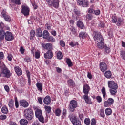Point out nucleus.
Here are the masks:
<instances>
[{
	"instance_id": "f257e3e1",
	"label": "nucleus",
	"mask_w": 125,
	"mask_h": 125,
	"mask_svg": "<svg viewBox=\"0 0 125 125\" xmlns=\"http://www.w3.org/2000/svg\"><path fill=\"white\" fill-rule=\"evenodd\" d=\"M108 87L110 88L109 92L111 95L113 96L117 94V90L118 89V84H116L115 81H109L108 82Z\"/></svg>"
},
{
	"instance_id": "f03ea898",
	"label": "nucleus",
	"mask_w": 125,
	"mask_h": 125,
	"mask_svg": "<svg viewBox=\"0 0 125 125\" xmlns=\"http://www.w3.org/2000/svg\"><path fill=\"white\" fill-rule=\"evenodd\" d=\"M24 113L25 117L28 121H31L34 118V111H33V109L31 108L24 110Z\"/></svg>"
},
{
	"instance_id": "7ed1b4c3",
	"label": "nucleus",
	"mask_w": 125,
	"mask_h": 125,
	"mask_svg": "<svg viewBox=\"0 0 125 125\" xmlns=\"http://www.w3.org/2000/svg\"><path fill=\"white\" fill-rule=\"evenodd\" d=\"M93 38L96 42H103L104 39L101 33L98 31H94L93 33Z\"/></svg>"
},
{
	"instance_id": "20e7f679",
	"label": "nucleus",
	"mask_w": 125,
	"mask_h": 125,
	"mask_svg": "<svg viewBox=\"0 0 125 125\" xmlns=\"http://www.w3.org/2000/svg\"><path fill=\"white\" fill-rule=\"evenodd\" d=\"M123 19L121 18H118L116 16H112L111 17V21L113 24H116L117 26H120L123 25Z\"/></svg>"
},
{
	"instance_id": "39448f33",
	"label": "nucleus",
	"mask_w": 125,
	"mask_h": 125,
	"mask_svg": "<svg viewBox=\"0 0 125 125\" xmlns=\"http://www.w3.org/2000/svg\"><path fill=\"white\" fill-rule=\"evenodd\" d=\"M68 118L73 125H82V122L79 120H77V117L72 114L69 115Z\"/></svg>"
},
{
	"instance_id": "423d86ee",
	"label": "nucleus",
	"mask_w": 125,
	"mask_h": 125,
	"mask_svg": "<svg viewBox=\"0 0 125 125\" xmlns=\"http://www.w3.org/2000/svg\"><path fill=\"white\" fill-rule=\"evenodd\" d=\"M50 6H53L55 8L59 7V0H45Z\"/></svg>"
},
{
	"instance_id": "0eeeda50",
	"label": "nucleus",
	"mask_w": 125,
	"mask_h": 125,
	"mask_svg": "<svg viewBox=\"0 0 125 125\" xmlns=\"http://www.w3.org/2000/svg\"><path fill=\"white\" fill-rule=\"evenodd\" d=\"M78 107V103L74 100L70 102L69 105V110L70 112H75V109Z\"/></svg>"
},
{
	"instance_id": "6e6552de",
	"label": "nucleus",
	"mask_w": 125,
	"mask_h": 125,
	"mask_svg": "<svg viewBox=\"0 0 125 125\" xmlns=\"http://www.w3.org/2000/svg\"><path fill=\"white\" fill-rule=\"evenodd\" d=\"M41 46L42 49H43V50H46L47 51H48V50H53L52 44L50 43H42Z\"/></svg>"
},
{
	"instance_id": "1a4fd4ad",
	"label": "nucleus",
	"mask_w": 125,
	"mask_h": 125,
	"mask_svg": "<svg viewBox=\"0 0 125 125\" xmlns=\"http://www.w3.org/2000/svg\"><path fill=\"white\" fill-rule=\"evenodd\" d=\"M1 16L4 18L6 22H11V17L3 10L1 12Z\"/></svg>"
},
{
	"instance_id": "9d476101",
	"label": "nucleus",
	"mask_w": 125,
	"mask_h": 125,
	"mask_svg": "<svg viewBox=\"0 0 125 125\" xmlns=\"http://www.w3.org/2000/svg\"><path fill=\"white\" fill-rule=\"evenodd\" d=\"M5 40L7 41V42L13 41V40H14V36H13V34H12V33L9 31L6 32L5 34Z\"/></svg>"
},
{
	"instance_id": "9b49d317",
	"label": "nucleus",
	"mask_w": 125,
	"mask_h": 125,
	"mask_svg": "<svg viewBox=\"0 0 125 125\" xmlns=\"http://www.w3.org/2000/svg\"><path fill=\"white\" fill-rule=\"evenodd\" d=\"M21 13L24 16H27L30 14V8L27 6L22 5L21 7Z\"/></svg>"
},
{
	"instance_id": "f8f14e48",
	"label": "nucleus",
	"mask_w": 125,
	"mask_h": 125,
	"mask_svg": "<svg viewBox=\"0 0 125 125\" xmlns=\"http://www.w3.org/2000/svg\"><path fill=\"white\" fill-rule=\"evenodd\" d=\"M77 4L83 7H87L88 6V1L87 0H78Z\"/></svg>"
},
{
	"instance_id": "ddd939ff",
	"label": "nucleus",
	"mask_w": 125,
	"mask_h": 125,
	"mask_svg": "<svg viewBox=\"0 0 125 125\" xmlns=\"http://www.w3.org/2000/svg\"><path fill=\"white\" fill-rule=\"evenodd\" d=\"M44 57L45 59H52L53 57V52L52 50H48L44 54Z\"/></svg>"
},
{
	"instance_id": "4468645a",
	"label": "nucleus",
	"mask_w": 125,
	"mask_h": 125,
	"mask_svg": "<svg viewBox=\"0 0 125 125\" xmlns=\"http://www.w3.org/2000/svg\"><path fill=\"white\" fill-rule=\"evenodd\" d=\"M2 73L4 77V78H10L11 76V73L10 71L7 69V68H5L2 70Z\"/></svg>"
},
{
	"instance_id": "2eb2a0df",
	"label": "nucleus",
	"mask_w": 125,
	"mask_h": 125,
	"mask_svg": "<svg viewBox=\"0 0 125 125\" xmlns=\"http://www.w3.org/2000/svg\"><path fill=\"white\" fill-rule=\"evenodd\" d=\"M113 104H114V99L109 98L107 101L104 102V106L109 107V105H113Z\"/></svg>"
},
{
	"instance_id": "dca6fc26",
	"label": "nucleus",
	"mask_w": 125,
	"mask_h": 125,
	"mask_svg": "<svg viewBox=\"0 0 125 125\" xmlns=\"http://www.w3.org/2000/svg\"><path fill=\"white\" fill-rule=\"evenodd\" d=\"M90 90V87L87 84H85L83 88V92L84 95H88L89 93V91Z\"/></svg>"
},
{
	"instance_id": "f3484780",
	"label": "nucleus",
	"mask_w": 125,
	"mask_h": 125,
	"mask_svg": "<svg viewBox=\"0 0 125 125\" xmlns=\"http://www.w3.org/2000/svg\"><path fill=\"white\" fill-rule=\"evenodd\" d=\"M20 105L23 108H27V107H29V103L25 100H21L20 102Z\"/></svg>"
},
{
	"instance_id": "a211bd4d",
	"label": "nucleus",
	"mask_w": 125,
	"mask_h": 125,
	"mask_svg": "<svg viewBox=\"0 0 125 125\" xmlns=\"http://www.w3.org/2000/svg\"><path fill=\"white\" fill-rule=\"evenodd\" d=\"M101 71L103 72L107 70V64L104 62H101L100 63Z\"/></svg>"
},
{
	"instance_id": "6ab92c4d",
	"label": "nucleus",
	"mask_w": 125,
	"mask_h": 125,
	"mask_svg": "<svg viewBox=\"0 0 125 125\" xmlns=\"http://www.w3.org/2000/svg\"><path fill=\"white\" fill-rule=\"evenodd\" d=\"M83 98L84 99L86 103L87 104H92V102H91V99L89 97H88V95H84L83 96Z\"/></svg>"
},
{
	"instance_id": "aec40b11",
	"label": "nucleus",
	"mask_w": 125,
	"mask_h": 125,
	"mask_svg": "<svg viewBox=\"0 0 125 125\" xmlns=\"http://www.w3.org/2000/svg\"><path fill=\"white\" fill-rule=\"evenodd\" d=\"M43 102L45 105H49V104L51 103V98L50 96H46L43 100Z\"/></svg>"
},
{
	"instance_id": "412c9836",
	"label": "nucleus",
	"mask_w": 125,
	"mask_h": 125,
	"mask_svg": "<svg viewBox=\"0 0 125 125\" xmlns=\"http://www.w3.org/2000/svg\"><path fill=\"white\" fill-rule=\"evenodd\" d=\"M5 38V32L3 29H1L0 30V42H2Z\"/></svg>"
},
{
	"instance_id": "4be33fe9",
	"label": "nucleus",
	"mask_w": 125,
	"mask_h": 125,
	"mask_svg": "<svg viewBox=\"0 0 125 125\" xmlns=\"http://www.w3.org/2000/svg\"><path fill=\"white\" fill-rule=\"evenodd\" d=\"M14 69L18 76H21V75H22V72L21 68H19V67H16L14 68Z\"/></svg>"
},
{
	"instance_id": "5701e85b",
	"label": "nucleus",
	"mask_w": 125,
	"mask_h": 125,
	"mask_svg": "<svg viewBox=\"0 0 125 125\" xmlns=\"http://www.w3.org/2000/svg\"><path fill=\"white\" fill-rule=\"evenodd\" d=\"M42 83L37 82L36 83V87L38 90H39L40 92H42Z\"/></svg>"
},
{
	"instance_id": "b1692460",
	"label": "nucleus",
	"mask_w": 125,
	"mask_h": 125,
	"mask_svg": "<svg viewBox=\"0 0 125 125\" xmlns=\"http://www.w3.org/2000/svg\"><path fill=\"white\" fill-rule=\"evenodd\" d=\"M77 26L78 28H80V29H83V28H84V24H83V23L81 21H77Z\"/></svg>"
},
{
	"instance_id": "393cba45",
	"label": "nucleus",
	"mask_w": 125,
	"mask_h": 125,
	"mask_svg": "<svg viewBox=\"0 0 125 125\" xmlns=\"http://www.w3.org/2000/svg\"><path fill=\"white\" fill-rule=\"evenodd\" d=\"M35 116H36V118L41 117V116H42V110L37 109L35 111Z\"/></svg>"
},
{
	"instance_id": "a878e982",
	"label": "nucleus",
	"mask_w": 125,
	"mask_h": 125,
	"mask_svg": "<svg viewBox=\"0 0 125 125\" xmlns=\"http://www.w3.org/2000/svg\"><path fill=\"white\" fill-rule=\"evenodd\" d=\"M104 76L107 79H111L112 78V73L110 70L107 71L105 72Z\"/></svg>"
},
{
	"instance_id": "bb28decb",
	"label": "nucleus",
	"mask_w": 125,
	"mask_h": 125,
	"mask_svg": "<svg viewBox=\"0 0 125 125\" xmlns=\"http://www.w3.org/2000/svg\"><path fill=\"white\" fill-rule=\"evenodd\" d=\"M45 111H46V115H47L48 114H50L51 113V107L48 106V105H45L44 106Z\"/></svg>"
},
{
	"instance_id": "cd10ccee",
	"label": "nucleus",
	"mask_w": 125,
	"mask_h": 125,
	"mask_svg": "<svg viewBox=\"0 0 125 125\" xmlns=\"http://www.w3.org/2000/svg\"><path fill=\"white\" fill-rule=\"evenodd\" d=\"M50 34H49V32H48V31L47 30H44L43 31V38L45 39H47L48 37H49Z\"/></svg>"
},
{
	"instance_id": "c85d7f7f",
	"label": "nucleus",
	"mask_w": 125,
	"mask_h": 125,
	"mask_svg": "<svg viewBox=\"0 0 125 125\" xmlns=\"http://www.w3.org/2000/svg\"><path fill=\"white\" fill-rule=\"evenodd\" d=\"M20 124L21 125H28V120L25 119H21L20 121Z\"/></svg>"
},
{
	"instance_id": "c756f323",
	"label": "nucleus",
	"mask_w": 125,
	"mask_h": 125,
	"mask_svg": "<svg viewBox=\"0 0 125 125\" xmlns=\"http://www.w3.org/2000/svg\"><path fill=\"white\" fill-rule=\"evenodd\" d=\"M1 111L2 114H7L8 113V108L6 106H3Z\"/></svg>"
},
{
	"instance_id": "7c9ffc66",
	"label": "nucleus",
	"mask_w": 125,
	"mask_h": 125,
	"mask_svg": "<svg viewBox=\"0 0 125 125\" xmlns=\"http://www.w3.org/2000/svg\"><path fill=\"white\" fill-rule=\"evenodd\" d=\"M36 32H37L38 37H39V38H41V37H42V31L41 28L37 29Z\"/></svg>"
},
{
	"instance_id": "2f4dec72",
	"label": "nucleus",
	"mask_w": 125,
	"mask_h": 125,
	"mask_svg": "<svg viewBox=\"0 0 125 125\" xmlns=\"http://www.w3.org/2000/svg\"><path fill=\"white\" fill-rule=\"evenodd\" d=\"M70 31L72 33L74 36H77V30H76V28L74 26H71L69 28Z\"/></svg>"
},
{
	"instance_id": "473e14b6",
	"label": "nucleus",
	"mask_w": 125,
	"mask_h": 125,
	"mask_svg": "<svg viewBox=\"0 0 125 125\" xmlns=\"http://www.w3.org/2000/svg\"><path fill=\"white\" fill-rule=\"evenodd\" d=\"M105 112L106 116H110V115H112V109L110 108H106Z\"/></svg>"
},
{
	"instance_id": "72a5a7b5",
	"label": "nucleus",
	"mask_w": 125,
	"mask_h": 125,
	"mask_svg": "<svg viewBox=\"0 0 125 125\" xmlns=\"http://www.w3.org/2000/svg\"><path fill=\"white\" fill-rule=\"evenodd\" d=\"M101 92L103 94V97L104 99L106 98V88L103 87L101 89Z\"/></svg>"
},
{
	"instance_id": "f704fd0d",
	"label": "nucleus",
	"mask_w": 125,
	"mask_h": 125,
	"mask_svg": "<svg viewBox=\"0 0 125 125\" xmlns=\"http://www.w3.org/2000/svg\"><path fill=\"white\" fill-rule=\"evenodd\" d=\"M97 46L99 48H103L104 47V43L103 41H100L98 42Z\"/></svg>"
},
{
	"instance_id": "c9c22d12",
	"label": "nucleus",
	"mask_w": 125,
	"mask_h": 125,
	"mask_svg": "<svg viewBox=\"0 0 125 125\" xmlns=\"http://www.w3.org/2000/svg\"><path fill=\"white\" fill-rule=\"evenodd\" d=\"M73 12L75 15H77V16H80L81 15V11L80 10L75 8L73 10Z\"/></svg>"
},
{
	"instance_id": "e433bc0d",
	"label": "nucleus",
	"mask_w": 125,
	"mask_h": 125,
	"mask_svg": "<svg viewBox=\"0 0 125 125\" xmlns=\"http://www.w3.org/2000/svg\"><path fill=\"white\" fill-rule=\"evenodd\" d=\"M47 39L49 42H55V38L52 36H49Z\"/></svg>"
},
{
	"instance_id": "4c0bfd02",
	"label": "nucleus",
	"mask_w": 125,
	"mask_h": 125,
	"mask_svg": "<svg viewBox=\"0 0 125 125\" xmlns=\"http://www.w3.org/2000/svg\"><path fill=\"white\" fill-rule=\"evenodd\" d=\"M86 37V33L84 32H81L79 33V38L80 39H84Z\"/></svg>"
},
{
	"instance_id": "58836bf2",
	"label": "nucleus",
	"mask_w": 125,
	"mask_h": 125,
	"mask_svg": "<svg viewBox=\"0 0 125 125\" xmlns=\"http://www.w3.org/2000/svg\"><path fill=\"white\" fill-rule=\"evenodd\" d=\"M57 58L58 59H59L61 60V59H62L63 58V54H62V52L59 51L57 53Z\"/></svg>"
},
{
	"instance_id": "ea45409f",
	"label": "nucleus",
	"mask_w": 125,
	"mask_h": 125,
	"mask_svg": "<svg viewBox=\"0 0 125 125\" xmlns=\"http://www.w3.org/2000/svg\"><path fill=\"white\" fill-rule=\"evenodd\" d=\"M66 62L68 65V67H70L73 66V63H72V61H71V59L69 58H67L66 60Z\"/></svg>"
},
{
	"instance_id": "a19ab883",
	"label": "nucleus",
	"mask_w": 125,
	"mask_h": 125,
	"mask_svg": "<svg viewBox=\"0 0 125 125\" xmlns=\"http://www.w3.org/2000/svg\"><path fill=\"white\" fill-rule=\"evenodd\" d=\"M67 83L69 86H74L75 85V82L72 79L69 80L67 81Z\"/></svg>"
},
{
	"instance_id": "79ce46f5",
	"label": "nucleus",
	"mask_w": 125,
	"mask_h": 125,
	"mask_svg": "<svg viewBox=\"0 0 125 125\" xmlns=\"http://www.w3.org/2000/svg\"><path fill=\"white\" fill-rule=\"evenodd\" d=\"M55 115L57 117H60V115H61V110L59 108H57L55 110Z\"/></svg>"
},
{
	"instance_id": "37998d69",
	"label": "nucleus",
	"mask_w": 125,
	"mask_h": 125,
	"mask_svg": "<svg viewBox=\"0 0 125 125\" xmlns=\"http://www.w3.org/2000/svg\"><path fill=\"white\" fill-rule=\"evenodd\" d=\"M37 118L39 122H41V123H42V124H44V118L43 117V116L41 115V116H39Z\"/></svg>"
},
{
	"instance_id": "c03bdc74",
	"label": "nucleus",
	"mask_w": 125,
	"mask_h": 125,
	"mask_svg": "<svg viewBox=\"0 0 125 125\" xmlns=\"http://www.w3.org/2000/svg\"><path fill=\"white\" fill-rule=\"evenodd\" d=\"M8 106L10 108H13L14 106V103L13 102V100H12V99H11L8 103Z\"/></svg>"
},
{
	"instance_id": "a18cd8bd",
	"label": "nucleus",
	"mask_w": 125,
	"mask_h": 125,
	"mask_svg": "<svg viewBox=\"0 0 125 125\" xmlns=\"http://www.w3.org/2000/svg\"><path fill=\"white\" fill-rule=\"evenodd\" d=\"M104 50L105 53H107V54L110 53L111 51V49H110V48L109 47H107L106 45H105L104 47Z\"/></svg>"
},
{
	"instance_id": "49530a36",
	"label": "nucleus",
	"mask_w": 125,
	"mask_h": 125,
	"mask_svg": "<svg viewBox=\"0 0 125 125\" xmlns=\"http://www.w3.org/2000/svg\"><path fill=\"white\" fill-rule=\"evenodd\" d=\"M11 1L13 3H15V4H17V5H20L21 4L20 0H11Z\"/></svg>"
},
{
	"instance_id": "de8ad7c7",
	"label": "nucleus",
	"mask_w": 125,
	"mask_h": 125,
	"mask_svg": "<svg viewBox=\"0 0 125 125\" xmlns=\"http://www.w3.org/2000/svg\"><path fill=\"white\" fill-rule=\"evenodd\" d=\"M100 116L103 119H105V113H104V110L100 109Z\"/></svg>"
},
{
	"instance_id": "09e8293b",
	"label": "nucleus",
	"mask_w": 125,
	"mask_h": 125,
	"mask_svg": "<svg viewBox=\"0 0 125 125\" xmlns=\"http://www.w3.org/2000/svg\"><path fill=\"white\" fill-rule=\"evenodd\" d=\"M30 40H33V38H34L35 36H36L35 30H32L30 31Z\"/></svg>"
},
{
	"instance_id": "8fccbe9b",
	"label": "nucleus",
	"mask_w": 125,
	"mask_h": 125,
	"mask_svg": "<svg viewBox=\"0 0 125 125\" xmlns=\"http://www.w3.org/2000/svg\"><path fill=\"white\" fill-rule=\"evenodd\" d=\"M69 45H70V46H71L72 47H75V46L78 45V42H71Z\"/></svg>"
},
{
	"instance_id": "3c124183",
	"label": "nucleus",
	"mask_w": 125,
	"mask_h": 125,
	"mask_svg": "<svg viewBox=\"0 0 125 125\" xmlns=\"http://www.w3.org/2000/svg\"><path fill=\"white\" fill-rule=\"evenodd\" d=\"M84 123L86 125H90V119L89 118H86L84 121Z\"/></svg>"
},
{
	"instance_id": "603ef678",
	"label": "nucleus",
	"mask_w": 125,
	"mask_h": 125,
	"mask_svg": "<svg viewBox=\"0 0 125 125\" xmlns=\"http://www.w3.org/2000/svg\"><path fill=\"white\" fill-rule=\"evenodd\" d=\"M86 18L87 20H91L92 18H93V16L90 14H87L86 15Z\"/></svg>"
},
{
	"instance_id": "864d4df0",
	"label": "nucleus",
	"mask_w": 125,
	"mask_h": 125,
	"mask_svg": "<svg viewBox=\"0 0 125 125\" xmlns=\"http://www.w3.org/2000/svg\"><path fill=\"white\" fill-rule=\"evenodd\" d=\"M7 118V116L4 114H2L0 116V120L1 121H4V120H6Z\"/></svg>"
},
{
	"instance_id": "5fc2aeb1",
	"label": "nucleus",
	"mask_w": 125,
	"mask_h": 125,
	"mask_svg": "<svg viewBox=\"0 0 125 125\" xmlns=\"http://www.w3.org/2000/svg\"><path fill=\"white\" fill-rule=\"evenodd\" d=\"M120 56L122 57L124 60H125V51H121L120 52Z\"/></svg>"
},
{
	"instance_id": "6e6d98bb",
	"label": "nucleus",
	"mask_w": 125,
	"mask_h": 125,
	"mask_svg": "<svg viewBox=\"0 0 125 125\" xmlns=\"http://www.w3.org/2000/svg\"><path fill=\"white\" fill-rule=\"evenodd\" d=\"M15 105L16 108H18L19 107V104H18V101L17 100V97L15 98Z\"/></svg>"
},
{
	"instance_id": "4d7b16f0",
	"label": "nucleus",
	"mask_w": 125,
	"mask_h": 125,
	"mask_svg": "<svg viewBox=\"0 0 125 125\" xmlns=\"http://www.w3.org/2000/svg\"><path fill=\"white\" fill-rule=\"evenodd\" d=\"M99 26L101 28H104L105 27V23L103 21H101L99 23Z\"/></svg>"
},
{
	"instance_id": "13d9d810",
	"label": "nucleus",
	"mask_w": 125,
	"mask_h": 125,
	"mask_svg": "<svg viewBox=\"0 0 125 125\" xmlns=\"http://www.w3.org/2000/svg\"><path fill=\"white\" fill-rule=\"evenodd\" d=\"M67 115V109H63V112H62V118L64 119L65 118V116Z\"/></svg>"
},
{
	"instance_id": "bf43d9fd",
	"label": "nucleus",
	"mask_w": 125,
	"mask_h": 125,
	"mask_svg": "<svg viewBox=\"0 0 125 125\" xmlns=\"http://www.w3.org/2000/svg\"><path fill=\"white\" fill-rule=\"evenodd\" d=\"M60 44L61 46H62V47H65V45H66L65 44V42H64L63 40H61L60 41Z\"/></svg>"
},
{
	"instance_id": "052dcab7",
	"label": "nucleus",
	"mask_w": 125,
	"mask_h": 125,
	"mask_svg": "<svg viewBox=\"0 0 125 125\" xmlns=\"http://www.w3.org/2000/svg\"><path fill=\"white\" fill-rule=\"evenodd\" d=\"M41 57V53L39 52H35V58L39 59Z\"/></svg>"
},
{
	"instance_id": "680f3d73",
	"label": "nucleus",
	"mask_w": 125,
	"mask_h": 125,
	"mask_svg": "<svg viewBox=\"0 0 125 125\" xmlns=\"http://www.w3.org/2000/svg\"><path fill=\"white\" fill-rule=\"evenodd\" d=\"M96 99L99 103H100L102 101V98L100 97V96H98L96 97Z\"/></svg>"
},
{
	"instance_id": "e2e57ef3",
	"label": "nucleus",
	"mask_w": 125,
	"mask_h": 125,
	"mask_svg": "<svg viewBox=\"0 0 125 125\" xmlns=\"http://www.w3.org/2000/svg\"><path fill=\"white\" fill-rule=\"evenodd\" d=\"M38 102L41 105H42V98L41 97H39L37 98Z\"/></svg>"
},
{
	"instance_id": "0e129e2a",
	"label": "nucleus",
	"mask_w": 125,
	"mask_h": 125,
	"mask_svg": "<svg viewBox=\"0 0 125 125\" xmlns=\"http://www.w3.org/2000/svg\"><path fill=\"white\" fill-rule=\"evenodd\" d=\"M91 125H96V120H95V119L94 118L92 119Z\"/></svg>"
},
{
	"instance_id": "69168bd1",
	"label": "nucleus",
	"mask_w": 125,
	"mask_h": 125,
	"mask_svg": "<svg viewBox=\"0 0 125 125\" xmlns=\"http://www.w3.org/2000/svg\"><path fill=\"white\" fill-rule=\"evenodd\" d=\"M94 13L95 15H100V10H94Z\"/></svg>"
},
{
	"instance_id": "338daca9",
	"label": "nucleus",
	"mask_w": 125,
	"mask_h": 125,
	"mask_svg": "<svg viewBox=\"0 0 125 125\" xmlns=\"http://www.w3.org/2000/svg\"><path fill=\"white\" fill-rule=\"evenodd\" d=\"M24 60L25 62H27V63L31 62V60L30 59V57H26L25 58H24Z\"/></svg>"
},
{
	"instance_id": "774afa93",
	"label": "nucleus",
	"mask_w": 125,
	"mask_h": 125,
	"mask_svg": "<svg viewBox=\"0 0 125 125\" xmlns=\"http://www.w3.org/2000/svg\"><path fill=\"white\" fill-rule=\"evenodd\" d=\"M4 58V54L3 52H0V59H3Z\"/></svg>"
}]
</instances>
